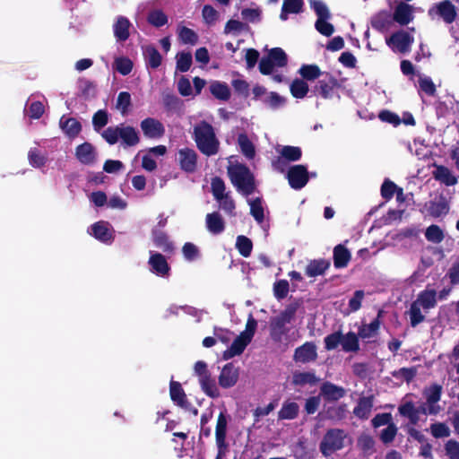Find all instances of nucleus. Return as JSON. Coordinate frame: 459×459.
<instances>
[{"label":"nucleus","mask_w":459,"mask_h":459,"mask_svg":"<svg viewBox=\"0 0 459 459\" xmlns=\"http://www.w3.org/2000/svg\"><path fill=\"white\" fill-rule=\"evenodd\" d=\"M193 139L204 155L211 157L219 152L220 141L213 126L207 121L202 120L194 126Z\"/></svg>","instance_id":"nucleus-1"},{"label":"nucleus","mask_w":459,"mask_h":459,"mask_svg":"<svg viewBox=\"0 0 459 459\" xmlns=\"http://www.w3.org/2000/svg\"><path fill=\"white\" fill-rule=\"evenodd\" d=\"M231 184L237 191L245 196L252 195L255 190V179L250 169L243 163H236L227 168Z\"/></svg>","instance_id":"nucleus-2"},{"label":"nucleus","mask_w":459,"mask_h":459,"mask_svg":"<svg viewBox=\"0 0 459 459\" xmlns=\"http://www.w3.org/2000/svg\"><path fill=\"white\" fill-rule=\"evenodd\" d=\"M440 411V406H432L428 402L420 403L418 407H415L413 402L408 401L398 407L400 415L408 418L412 426L417 425L420 421V414L437 415Z\"/></svg>","instance_id":"nucleus-3"},{"label":"nucleus","mask_w":459,"mask_h":459,"mask_svg":"<svg viewBox=\"0 0 459 459\" xmlns=\"http://www.w3.org/2000/svg\"><path fill=\"white\" fill-rule=\"evenodd\" d=\"M458 8L451 0H441L434 3L428 10L431 20H439L446 24H452L458 18Z\"/></svg>","instance_id":"nucleus-4"},{"label":"nucleus","mask_w":459,"mask_h":459,"mask_svg":"<svg viewBox=\"0 0 459 459\" xmlns=\"http://www.w3.org/2000/svg\"><path fill=\"white\" fill-rule=\"evenodd\" d=\"M347 437V433L342 429H330L323 437L319 444V450L321 454L327 457L334 452L339 451L344 447V440Z\"/></svg>","instance_id":"nucleus-5"},{"label":"nucleus","mask_w":459,"mask_h":459,"mask_svg":"<svg viewBox=\"0 0 459 459\" xmlns=\"http://www.w3.org/2000/svg\"><path fill=\"white\" fill-rule=\"evenodd\" d=\"M299 306L300 303L299 301L290 303L280 313L278 316L273 317L271 321L272 332H278L280 335L284 334L286 333L285 325L290 323L295 317Z\"/></svg>","instance_id":"nucleus-6"},{"label":"nucleus","mask_w":459,"mask_h":459,"mask_svg":"<svg viewBox=\"0 0 459 459\" xmlns=\"http://www.w3.org/2000/svg\"><path fill=\"white\" fill-rule=\"evenodd\" d=\"M311 92L315 96H320L323 99H331L333 96L334 90L339 86L338 80L329 73H324Z\"/></svg>","instance_id":"nucleus-7"},{"label":"nucleus","mask_w":459,"mask_h":459,"mask_svg":"<svg viewBox=\"0 0 459 459\" xmlns=\"http://www.w3.org/2000/svg\"><path fill=\"white\" fill-rule=\"evenodd\" d=\"M287 179L291 188L299 190L303 188L309 180V174L307 166L294 165L287 172Z\"/></svg>","instance_id":"nucleus-8"},{"label":"nucleus","mask_w":459,"mask_h":459,"mask_svg":"<svg viewBox=\"0 0 459 459\" xmlns=\"http://www.w3.org/2000/svg\"><path fill=\"white\" fill-rule=\"evenodd\" d=\"M148 265L150 271L155 275L162 278H168L169 276L171 267L164 255L159 252L150 251Z\"/></svg>","instance_id":"nucleus-9"},{"label":"nucleus","mask_w":459,"mask_h":459,"mask_svg":"<svg viewBox=\"0 0 459 459\" xmlns=\"http://www.w3.org/2000/svg\"><path fill=\"white\" fill-rule=\"evenodd\" d=\"M178 161L182 171L194 173L197 169L198 155L194 149L182 148L178 152Z\"/></svg>","instance_id":"nucleus-10"},{"label":"nucleus","mask_w":459,"mask_h":459,"mask_svg":"<svg viewBox=\"0 0 459 459\" xmlns=\"http://www.w3.org/2000/svg\"><path fill=\"white\" fill-rule=\"evenodd\" d=\"M316 345L313 342H306L294 351L293 360L296 363H309L317 359Z\"/></svg>","instance_id":"nucleus-11"},{"label":"nucleus","mask_w":459,"mask_h":459,"mask_svg":"<svg viewBox=\"0 0 459 459\" xmlns=\"http://www.w3.org/2000/svg\"><path fill=\"white\" fill-rule=\"evenodd\" d=\"M414 39L409 32L398 30L394 32L387 39L386 44L389 47H394L400 53L409 52Z\"/></svg>","instance_id":"nucleus-12"},{"label":"nucleus","mask_w":459,"mask_h":459,"mask_svg":"<svg viewBox=\"0 0 459 459\" xmlns=\"http://www.w3.org/2000/svg\"><path fill=\"white\" fill-rule=\"evenodd\" d=\"M143 134L149 139H160L165 134L163 124L153 117H147L141 121L140 124Z\"/></svg>","instance_id":"nucleus-13"},{"label":"nucleus","mask_w":459,"mask_h":459,"mask_svg":"<svg viewBox=\"0 0 459 459\" xmlns=\"http://www.w3.org/2000/svg\"><path fill=\"white\" fill-rule=\"evenodd\" d=\"M346 395V390L330 381H325L320 386L319 396L325 402H337Z\"/></svg>","instance_id":"nucleus-14"},{"label":"nucleus","mask_w":459,"mask_h":459,"mask_svg":"<svg viewBox=\"0 0 459 459\" xmlns=\"http://www.w3.org/2000/svg\"><path fill=\"white\" fill-rule=\"evenodd\" d=\"M425 206L428 214L433 218H438L442 215H446L449 212V203L443 194H440L433 200L429 201Z\"/></svg>","instance_id":"nucleus-15"},{"label":"nucleus","mask_w":459,"mask_h":459,"mask_svg":"<svg viewBox=\"0 0 459 459\" xmlns=\"http://www.w3.org/2000/svg\"><path fill=\"white\" fill-rule=\"evenodd\" d=\"M413 18L412 6L404 2L397 4L392 15L393 21L401 26L408 25Z\"/></svg>","instance_id":"nucleus-16"},{"label":"nucleus","mask_w":459,"mask_h":459,"mask_svg":"<svg viewBox=\"0 0 459 459\" xmlns=\"http://www.w3.org/2000/svg\"><path fill=\"white\" fill-rule=\"evenodd\" d=\"M238 380V370L232 363H227L219 376V385L222 388L234 386Z\"/></svg>","instance_id":"nucleus-17"},{"label":"nucleus","mask_w":459,"mask_h":459,"mask_svg":"<svg viewBox=\"0 0 459 459\" xmlns=\"http://www.w3.org/2000/svg\"><path fill=\"white\" fill-rule=\"evenodd\" d=\"M75 156L82 164L91 165L96 161L97 153L94 146L85 142L76 147Z\"/></svg>","instance_id":"nucleus-18"},{"label":"nucleus","mask_w":459,"mask_h":459,"mask_svg":"<svg viewBox=\"0 0 459 459\" xmlns=\"http://www.w3.org/2000/svg\"><path fill=\"white\" fill-rule=\"evenodd\" d=\"M152 235L153 244L156 247L168 255H172L174 253L175 246L173 242L169 240L166 232L158 229H152Z\"/></svg>","instance_id":"nucleus-19"},{"label":"nucleus","mask_w":459,"mask_h":459,"mask_svg":"<svg viewBox=\"0 0 459 459\" xmlns=\"http://www.w3.org/2000/svg\"><path fill=\"white\" fill-rule=\"evenodd\" d=\"M169 395L172 402L178 406L183 409L189 408L190 403L188 402L186 394L179 382L173 380L170 381Z\"/></svg>","instance_id":"nucleus-20"},{"label":"nucleus","mask_w":459,"mask_h":459,"mask_svg":"<svg viewBox=\"0 0 459 459\" xmlns=\"http://www.w3.org/2000/svg\"><path fill=\"white\" fill-rule=\"evenodd\" d=\"M374 406V396L359 397L357 405L353 409V414L360 420H368Z\"/></svg>","instance_id":"nucleus-21"},{"label":"nucleus","mask_w":459,"mask_h":459,"mask_svg":"<svg viewBox=\"0 0 459 459\" xmlns=\"http://www.w3.org/2000/svg\"><path fill=\"white\" fill-rule=\"evenodd\" d=\"M228 419L225 412L221 411L218 415L216 428H215V439L218 448H227L226 443Z\"/></svg>","instance_id":"nucleus-22"},{"label":"nucleus","mask_w":459,"mask_h":459,"mask_svg":"<svg viewBox=\"0 0 459 459\" xmlns=\"http://www.w3.org/2000/svg\"><path fill=\"white\" fill-rule=\"evenodd\" d=\"M108 222L100 221L91 225V234L93 237L104 243L113 240V230L110 229Z\"/></svg>","instance_id":"nucleus-23"},{"label":"nucleus","mask_w":459,"mask_h":459,"mask_svg":"<svg viewBox=\"0 0 459 459\" xmlns=\"http://www.w3.org/2000/svg\"><path fill=\"white\" fill-rule=\"evenodd\" d=\"M205 225L207 230L213 235H219L225 230V221L219 212L207 213Z\"/></svg>","instance_id":"nucleus-24"},{"label":"nucleus","mask_w":459,"mask_h":459,"mask_svg":"<svg viewBox=\"0 0 459 459\" xmlns=\"http://www.w3.org/2000/svg\"><path fill=\"white\" fill-rule=\"evenodd\" d=\"M131 25L132 24L128 18L122 15L117 18L115 23L113 24V32L117 41L124 42L129 39V29Z\"/></svg>","instance_id":"nucleus-25"},{"label":"nucleus","mask_w":459,"mask_h":459,"mask_svg":"<svg viewBox=\"0 0 459 459\" xmlns=\"http://www.w3.org/2000/svg\"><path fill=\"white\" fill-rule=\"evenodd\" d=\"M59 126L69 138H75L82 131V124L74 117L62 116Z\"/></svg>","instance_id":"nucleus-26"},{"label":"nucleus","mask_w":459,"mask_h":459,"mask_svg":"<svg viewBox=\"0 0 459 459\" xmlns=\"http://www.w3.org/2000/svg\"><path fill=\"white\" fill-rule=\"evenodd\" d=\"M251 342L244 335L239 334L231 343V345L223 351V359H230L235 356L242 354L247 346Z\"/></svg>","instance_id":"nucleus-27"},{"label":"nucleus","mask_w":459,"mask_h":459,"mask_svg":"<svg viewBox=\"0 0 459 459\" xmlns=\"http://www.w3.org/2000/svg\"><path fill=\"white\" fill-rule=\"evenodd\" d=\"M333 253V265L335 268H345L351 259L350 250L342 244L335 246Z\"/></svg>","instance_id":"nucleus-28"},{"label":"nucleus","mask_w":459,"mask_h":459,"mask_svg":"<svg viewBox=\"0 0 459 459\" xmlns=\"http://www.w3.org/2000/svg\"><path fill=\"white\" fill-rule=\"evenodd\" d=\"M331 262L326 259H314L307 264L305 273L308 277H316L325 274L329 269Z\"/></svg>","instance_id":"nucleus-29"},{"label":"nucleus","mask_w":459,"mask_h":459,"mask_svg":"<svg viewBox=\"0 0 459 459\" xmlns=\"http://www.w3.org/2000/svg\"><path fill=\"white\" fill-rule=\"evenodd\" d=\"M119 139L125 146H134L139 143L140 137L138 132L131 126L120 125Z\"/></svg>","instance_id":"nucleus-30"},{"label":"nucleus","mask_w":459,"mask_h":459,"mask_svg":"<svg viewBox=\"0 0 459 459\" xmlns=\"http://www.w3.org/2000/svg\"><path fill=\"white\" fill-rule=\"evenodd\" d=\"M413 302L421 307L424 310H429L437 306V291L433 289H425L421 290Z\"/></svg>","instance_id":"nucleus-31"},{"label":"nucleus","mask_w":459,"mask_h":459,"mask_svg":"<svg viewBox=\"0 0 459 459\" xmlns=\"http://www.w3.org/2000/svg\"><path fill=\"white\" fill-rule=\"evenodd\" d=\"M384 311L378 310L377 317L368 325H363L359 328L358 335L362 338H370L377 334L380 328L381 321L380 318L383 316Z\"/></svg>","instance_id":"nucleus-32"},{"label":"nucleus","mask_w":459,"mask_h":459,"mask_svg":"<svg viewBox=\"0 0 459 459\" xmlns=\"http://www.w3.org/2000/svg\"><path fill=\"white\" fill-rule=\"evenodd\" d=\"M433 177L436 180L445 184L447 186H455L458 182V178L454 176L451 170L443 165H438L433 171Z\"/></svg>","instance_id":"nucleus-33"},{"label":"nucleus","mask_w":459,"mask_h":459,"mask_svg":"<svg viewBox=\"0 0 459 459\" xmlns=\"http://www.w3.org/2000/svg\"><path fill=\"white\" fill-rule=\"evenodd\" d=\"M392 14L388 11H380L371 18V26L374 30L383 32L392 23Z\"/></svg>","instance_id":"nucleus-34"},{"label":"nucleus","mask_w":459,"mask_h":459,"mask_svg":"<svg viewBox=\"0 0 459 459\" xmlns=\"http://www.w3.org/2000/svg\"><path fill=\"white\" fill-rule=\"evenodd\" d=\"M199 384L203 392L211 398H218L221 395L220 390L216 385V382L212 378L211 373L199 378Z\"/></svg>","instance_id":"nucleus-35"},{"label":"nucleus","mask_w":459,"mask_h":459,"mask_svg":"<svg viewBox=\"0 0 459 459\" xmlns=\"http://www.w3.org/2000/svg\"><path fill=\"white\" fill-rule=\"evenodd\" d=\"M299 406L296 402L290 400L282 403L281 410L278 411V420H294L299 416Z\"/></svg>","instance_id":"nucleus-36"},{"label":"nucleus","mask_w":459,"mask_h":459,"mask_svg":"<svg viewBox=\"0 0 459 459\" xmlns=\"http://www.w3.org/2000/svg\"><path fill=\"white\" fill-rule=\"evenodd\" d=\"M347 412V404L340 403L326 407L324 411V418L330 420L339 421L346 418Z\"/></svg>","instance_id":"nucleus-37"},{"label":"nucleus","mask_w":459,"mask_h":459,"mask_svg":"<svg viewBox=\"0 0 459 459\" xmlns=\"http://www.w3.org/2000/svg\"><path fill=\"white\" fill-rule=\"evenodd\" d=\"M320 381V378L316 376L314 372H295L292 376V383L295 385L304 386L306 385H316Z\"/></svg>","instance_id":"nucleus-38"},{"label":"nucleus","mask_w":459,"mask_h":459,"mask_svg":"<svg viewBox=\"0 0 459 459\" xmlns=\"http://www.w3.org/2000/svg\"><path fill=\"white\" fill-rule=\"evenodd\" d=\"M143 55L147 66L152 69H157L159 66H160L162 56L153 45L146 46L143 49Z\"/></svg>","instance_id":"nucleus-39"},{"label":"nucleus","mask_w":459,"mask_h":459,"mask_svg":"<svg viewBox=\"0 0 459 459\" xmlns=\"http://www.w3.org/2000/svg\"><path fill=\"white\" fill-rule=\"evenodd\" d=\"M209 89L212 95L217 100L227 101L230 98V88L225 82L215 81L211 83Z\"/></svg>","instance_id":"nucleus-40"},{"label":"nucleus","mask_w":459,"mask_h":459,"mask_svg":"<svg viewBox=\"0 0 459 459\" xmlns=\"http://www.w3.org/2000/svg\"><path fill=\"white\" fill-rule=\"evenodd\" d=\"M359 335L350 331L342 334V348L345 352H358L359 351Z\"/></svg>","instance_id":"nucleus-41"},{"label":"nucleus","mask_w":459,"mask_h":459,"mask_svg":"<svg viewBox=\"0 0 459 459\" xmlns=\"http://www.w3.org/2000/svg\"><path fill=\"white\" fill-rule=\"evenodd\" d=\"M290 91L293 98L304 99L309 91V87L307 82L296 78L290 85Z\"/></svg>","instance_id":"nucleus-42"},{"label":"nucleus","mask_w":459,"mask_h":459,"mask_svg":"<svg viewBox=\"0 0 459 459\" xmlns=\"http://www.w3.org/2000/svg\"><path fill=\"white\" fill-rule=\"evenodd\" d=\"M299 74L305 82L314 81L324 74L317 65H302Z\"/></svg>","instance_id":"nucleus-43"},{"label":"nucleus","mask_w":459,"mask_h":459,"mask_svg":"<svg viewBox=\"0 0 459 459\" xmlns=\"http://www.w3.org/2000/svg\"><path fill=\"white\" fill-rule=\"evenodd\" d=\"M238 143L241 152L249 160L255 156V149L253 143L249 140L246 134H239L238 136Z\"/></svg>","instance_id":"nucleus-44"},{"label":"nucleus","mask_w":459,"mask_h":459,"mask_svg":"<svg viewBox=\"0 0 459 459\" xmlns=\"http://www.w3.org/2000/svg\"><path fill=\"white\" fill-rule=\"evenodd\" d=\"M423 394L426 398V402L430 405L439 406L437 403L440 401L442 394V386L440 385L434 384L429 388H425Z\"/></svg>","instance_id":"nucleus-45"},{"label":"nucleus","mask_w":459,"mask_h":459,"mask_svg":"<svg viewBox=\"0 0 459 459\" xmlns=\"http://www.w3.org/2000/svg\"><path fill=\"white\" fill-rule=\"evenodd\" d=\"M147 22L151 25L156 28H160L168 23V16L162 10L154 9L149 12Z\"/></svg>","instance_id":"nucleus-46"},{"label":"nucleus","mask_w":459,"mask_h":459,"mask_svg":"<svg viewBox=\"0 0 459 459\" xmlns=\"http://www.w3.org/2000/svg\"><path fill=\"white\" fill-rule=\"evenodd\" d=\"M236 248L243 257H248L252 253L253 242L249 238L239 235L237 237Z\"/></svg>","instance_id":"nucleus-47"},{"label":"nucleus","mask_w":459,"mask_h":459,"mask_svg":"<svg viewBox=\"0 0 459 459\" xmlns=\"http://www.w3.org/2000/svg\"><path fill=\"white\" fill-rule=\"evenodd\" d=\"M425 238L431 243L439 244L444 240L445 234L438 225L432 224L426 229Z\"/></svg>","instance_id":"nucleus-48"},{"label":"nucleus","mask_w":459,"mask_h":459,"mask_svg":"<svg viewBox=\"0 0 459 459\" xmlns=\"http://www.w3.org/2000/svg\"><path fill=\"white\" fill-rule=\"evenodd\" d=\"M162 103H163L164 108L168 112L178 111L182 105L181 100L177 95H175L173 93L163 94Z\"/></svg>","instance_id":"nucleus-49"},{"label":"nucleus","mask_w":459,"mask_h":459,"mask_svg":"<svg viewBox=\"0 0 459 459\" xmlns=\"http://www.w3.org/2000/svg\"><path fill=\"white\" fill-rule=\"evenodd\" d=\"M29 163L33 168H42L46 165L48 158L38 148H30L28 152Z\"/></svg>","instance_id":"nucleus-50"},{"label":"nucleus","mask_w":459,"mask_h":459,"mask_svg":"<svg viewBox=\"0 0 459 459\" xmlns=\"http://www.w3.org/2000/svg\"><path fill=\"white\" fill-rule=\"evenodd\" d=\"M281 155L286 161H298L301 159L302 151L298 146L286 145L281 148Z\"/></svg>","instance_id":"nucleus-51"},{"label":"nucleus","mask_w":459,"mask_h":459,"mask_svg":"<svg viewBox=\"0 0 459 459\" xmlns=\"http://www.w3.org/2000/svg\"><path fill=\"white\" fill-rule=\"evenodd\" d=\"M375 440L368 434H362L357 441L358 447L366 455H371L375 450Z\"/></svg>","instance_id":"nucleus-52"},{"label":"nucleus","mask_w":459,"mask_h":459,"mask_svg":"<svg viewBox=\"0 0 459 459\" xmlns=\"http://www.w3.org/2000/svg\"><path fill=\"white\" fill-rule=\"evenodd\" d=\"M420 307L417 302H411L408 311L410 316V324L411 327H416L420 323L425 321V316L421 313Z\"/></svg>","instance_id":"nucleus-53"},{"label":"nucleus","mask_w":459,"mask_h":459,"mask_svg":"<svg viewBox=\"0 0 459 459\" xmlns=\"http://www.w3.org/2000/svg\"><path fill=\"white\" fill-rule=\"evenodd\" d=\"M268 57L272 58L273 65L278 67H284L288 64V57L281 48H273L269 51Z\"/></svg>","instance_id":"nucleus-54"},{"label":"nucleus","mask_w":459,"mask_h":459,"mask_svg":"<svg viewBox=\"0 0 459 459\" xmlns=\"http://www.w3.org/2000/svg\"><path fill=\"white\" fill-rule=\"evenodd\" d=\"M178 38L183 44L195 45L198 42V35L196 32L185 26L179 29Z\"/></svg>","instance_id":"nucleus-55"},{"label":"nucleus","mask_w":459,"mask_h":459,"mask_svg":"<svg viewBox=\"0 0 459 459\" xmlns=\"http://www.w3.org/2000/svg\"><path fill=\"white\" fill-rule=\"evenodd\" d=\"M225 183L223 179L220 177H214L211 181V190L212 194L215 200H220L223 198L227 193H225Z\"/></svg>","instance_id":"nucleus-56"},{"label":"nucleus","mask_w":459,"mask_h":459,"mask_svg":"<svg viewBox=\"0 0 459 459\" xmlns=\"http://www.w3.org/2000/svg\"><path fill=\"white\" fill-rule=\"evenodd\" d=\"M193 63L192 54L190 52H180L177 55V70L181 73L187 72Z\"/></svg>","instance_id":"nucleus-57"},{"label":"nucleus","mask_w":459,"mask_h":459,"mask_svg":"<svg viewBox=\"0 0 459 459\" xmlns=\"http://www.w3.org/2000/svg\"><path fill=\"white\" fill-rule=\"evenodd\" d=\"M183 256L186 261L197 260L201 254L199 248L192 242H186L182 247Z\"/></svg>","instance_id":"nucleus-58"},{"label":"nucleus","mask_w":459,"mask_h":459,"mask_svg":"<svg viewBox=\"0 0 459 459\" xmlns=\"http://www.w3.org/2000/svg\"><path fill=\"white\" fill-rule=\"evenodd\" d=\"M397 188L398 186L394 182L389 178H385L380 189L382 198L385 201H390L394 196Z\"/></svg>","instance_id":"nucleus-59"},{"label":"nucleus","mask_w":459,"mask_h":459,"mask_svg":"<svg viewBox=\"0 0 459 459\" xmlns=\"http://www.w3.org/2000/svg\"><path fill=\"white\" fill-rule=\"evenodd\" d=\"M108 123V114L105 109H100L92 117V125L95 131L99 132Z\"/></svg>","instance_id":"nucleus-60"},{"label":"nucleus","mask_w":459,"mask_h":459,"mask_svg":"<svg viewBox=\"0 0 459 459\" xmlns=\"http://www.w3.org/2000/svg\"><path fill=\"white\" fill-rule=\"evenodd\" d=\"M250 214L258 223L264 221V212L259 197L250 202Z\"/></svg>","instance_id":"nucleus-61"},{"label":"nucleus","mask_w":459,"mask_h":459,"mask_svg":"<svg viewBox=\"0 0 459 459\" xmlns=\"http://www.w3.org/2000/svg\"><path fill=\"white\" fill-rule=\"evenodd\" d=\"M114 65L116 70L122 75H127L132 72L133 62L128 57H117L115 59Z\"/></svg>","instance_id":"nucleus-62"},{"label":"nucleus","mask_w":459,"mask_h":459,"mask_svg":"<svg viewBox=\"0 0 459 459\" xmlns=\"http://www.w3.org/2000/svg\"><path fill=\"white\" fill-rule=\"evenodd\" d=\"M342 333L341 331L334 332L325 337V348L326 351L335 350L339 344L342 345Z\"/></svg>","instance_id":"nucleus-63"},{"label":"nucleus","mask_w":459,"mask_h":459,"mask_svg":"<svg viewBox=\"0 0 459 459\" xmlns=\"http://www.w3.org/2000/svg\"><path fill=\"white\" fill-rule=\"evenodd\" d=\"M398 428L396 425L390 423L389 426L381 430L379 438L383 444L388 445L394 440Z\"/></svg>","instance_id":"nucleus-64"}]
</instances>
